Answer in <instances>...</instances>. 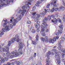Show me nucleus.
<instances>
[{"label": "nucleus", "instance_id": "obj_38", "mask_svg": "<svg viewBox=\"0 0 65 65\" xmlns=\"http://www.w3.org/2000/svg\"><path fill=\"white\" fill-rule=\"evenodd\" d=\"M17 40V42H21V40H20V39H19V38H18V39L17 40Z\"/></svg>", "mask_w": 65, "mask_h": 65}, {"label": "nucleus", "instance_id": "obj_26", "mask_svg": "<svg viewBox=\"0 0 65 65\" xmlns=\"http://www.w3.org/2000/svg\"><path fill=\"white\" fill-rule=\"evenodd\" d=\"M35 42H34V41H32V43L34 44H35V45H36V44L37 43H36V41H36V40H35Z\"/></svg>", "mask_w": 65, "mask_h": 65}, {"label": "nucleus", "instance_id": "obj_18", "mask_svg": "<svg viewBox=\"0 0 65 65\" xmlns=\"http://www.w3.org/2000/svg\"><path fill=\"white\" fill-rule=\"evenodd\" d=\"M51 51H48V52L47 53V57H49L50 55H51Z\"/></svg>", "mask_w": 65, "mask_h": 65}, {"label": "nucleus", "instance_id": "obj_35", "mask_svg": "<svg viewBox=\"0 0 65 65\" xmlns=\"http://www.w3.org/2000/svg\"><path fill=\"white\" fill-rule=\"evenodd\" d=\"M55 15H52V16H51V18H52V19H54V18H55Z\"/></svg>", "mask_w": 65, "mask_h": 65}, {"label": "nucleus", "instance_id": "obj_43", "mask_svg": "<svg viewBox=\"0 0 65 65\" xmlns=\"http://www.w3.org/2000/svg\"><path fill=\"white\" fill-rule=\"evenodd\" d=\"M53 51H54L55 53H56V52H57V50L55 49H54L52 50Z\"/></svg>", "mask_w": 65, "mask_h": 65}, {"label": "nucleus", "instance_id": "obj_15", "mask_svg": "<svg viewBox=\"0 0 65 65\" xmlns=\"http://www.w3.org/2000/svg\"><path fill=\"white\" fill-rule=\"evenodd\" d=\"M19 12L20 13H21L22 15H24V13L25 12L24 11H23V10H19Z\"/></svg>", "mask_w": 65, "mask_h": 65}, {"label": "nucleus", "instance_id": "obj_44", "mask_svg": "<svg viewBox=\"0 0 65 65\" xmlns=\"http://www.w3.org/2000/svg\"><path fill=\"white\" fill-rule=\"evenodd\" d=\"M51 16H48V19H49V20H51Z\"/></svg>", "mask_w": 65, "mask_h": 65}, {"label": "nucleus", "instance_id": "obj_2", "mask_svg": "<svg viewBox=\"0 0 65 65\" xmlns=\"http://www.w3.org/2000/svg\"><path fill=\"white\" fill-rule=\"evenodd\" d=\"M21 18L22 16L21 15H20L18 16V18H17L16 19H14L13 20L14 22L12 23L13 24H10L9 25V28L10 29H11L12 28H13V26H15V25H16V23H17V22H19V21H21Z\"/></svg>", "mask_w": 65, "mask_h": 65}, {"label": "nucleus", "instance_id": "obj_20", "mask_svg": "<svg viewBox=\"0 0 65 65\" xmlns=\"http://www.w3.org/2000/svg\"><path fill=\"white\" fill-rule=\"evenodd\" d=\"M45 13H46V12H43L42 13H41L40 14V16H41V17H42V15H45Z\"/></svg>", "mask_w": 65, "mask_h": 65}, {"label": "nucleus", "instance_id": "obj_64", "mask_svg": "<svg viewBox=\"0 0 65 65\" xmlns=\"http://www.w3.org/2000/svg\"><path fill=\"white\" fill-rule=\"evenodd\" d=\"M44 10H45V11H44L43 12H46V13H45V14H46V9H44Z\"/></svg>", "mask_w": 65, "mask_h": 65}, {"label": "nucleus", "instance_id": "obj_33", "mask_svg": "<svg viewBox=\"0 0 65 65\" xmlns=\"http://www.w3.org/2000/svg\"><path fill=\"white\" fill-rule=\"evenodd\" d=\"M59 54V53L58 52H56L55 53V57H57V56L59 54Z\"/></svg>", "mask_w": 65, "mask_h": 65}, {"label": "nucleus", "instance_id": "obj_52", "mask_svg": "<svg viewBox=\"0 0 65 65\" xmlns=\"http://www.w3.org/2000/svg\"><path fill=\"white\" fill-rule=\"evenodd\" d=\"M47 63H46L47 64H50V61H49L48 60V62H46Z\"/></svg>", "mask_w": 65, "mask_h": 65}, {"label": "nucleus", "instance_id": "obj_62", "mask_svg": "<svg viewBox=\"0 0 65 65\" xmlns=\"http://www.w3.org/2000/svg\"><path fill=\"white\" fill-rule=\"evenodd\" d=\"M11 65V63H10V62H8L7 63V65Z\"/></svg>", "mask_w": 65, "mask_h": 65}, {"label": "nucleus", "instance_id": "obj_7", "mask_svg": "<svg viewBox=\"0 0 65 65\" xmlns=\"http://www.w3.org/2000/svg\"><path fill=\"white\" fill-rule=\"evenodd\" d=\"M56 41V39L55 37H54L53 39H50L49 40L47 39H45V42H49L50 43H54L55 41Z\"/></svg>", "mask_w": 65, "mask_h": 65}, {"label": "nucleus", "instance_id": "obj_23", "mask_svg": "<svg viewBox=\"0 0 65 65\" xmlns=\"http://www.w3.org/2000/svg\"><path fill=\"white\" fill-rule=\"evenodd\" d=\"M36 41H37L39 38V36H38V33H37L36 34Z\"/></svg>", "mask_w": 65, "mask_h": 65}, {"label": "nucleus", "instance_id": "obj_6", "mask_svg": "<svg viewBox=\"0 0 65 65\" xmlns=\"http://www.w3.org/2000/svg\"><path fill=\"white\" fill-rule=\"evenodd\" d=\"M57 2L56 1H55L54 2V3H51L49 4L48 5H47L46 7L47 8H50V7L51 6H54V7H55V8H57L58 7V6L59 5V4L58 3H56Z\"/></svg>", "mask_w": 65, "mask_h": 65}, {"label": "nucleus", "instance_id": "obj_1", "mask_svg": "<svg viewBox=\"0 0 65 65\" xmlns=\"http://www.w3.org/2000/svg\"><path fill=\"white\" fill-rule=\"evenodd\" d=\"M17 40V39L13 38L11 39L10 41H8V46H6V47H4L3 48V47H2L0 45V54H3V57H5L6 56V54L5 53H4V52H8L9 51V48L8 47V46H10L11 44L14 43V41H15Z\"/></svg>", "mask_w": 65, "mask_h": 65}, {"label": "nucleus", "instance_id": "obj_13", "mask_svg": "<svg viewBox=\"0 0 65 65\" xmlns=\"http://www.w3.org/2000/svg\"><path fill=\"white\" fill-rule=\"evenodd\" d=\"M35 26L37 29H40V24H35Z\"/></svg>", "mask_w": 65, "mask_h": 65}, {"label": "nucleus", "instance_id": "obj_59", "mask_svg": "<svg viewBox=\"0 0 65 65\" xmlns=\"http://www.w3.org/2000/svg\"><path fill=\"white\" fill-rule=\"evenodd\" d=\"M36 53H35L34 54V57H36Z\"/></svg>", "mask_w": 65, "mask_h": 65}, {"label": "nucleus", "instance_id": "obj_42", "mask_svg": "<svg viewBox=\"0 0 65 65\" xmlns=\"http://www.w3.org/2000/svg\"><path fill=\"white\" fill-rule=\"evenodd\" d=\"M54 8L55 9V11H57V10H58V9H59L57 8H57L54 7Z\"/></svg>", "mask_w": 65, "mask_h": 65}, {"label": "nucleus", "instance_id": "obj_54", "mask_svg": "<svg viewBox=\"0 0 65 65\" xmlns=\"http://www.w3.org/2000/svg\"><path fill=\"white\" fill-rule=\"evenodd\" d=\"M36 12L33 13L32 14V15H35L36 14Z\"/></svg>", "mask_w": 65, "mask_h": 65}, {"label": "nucleus", "instance_id": "obj_17", "mask_svg": "<svg viewBox=\"0 0 65 65\" xmlns=\"http://www.w3.org/2000/svg\"><path fill=\"white\" fill-rule=\"evenodd\" d=\"M5 28L6 31H9L10 30V29L9 26H5Z\"/></svg>", "mask_w": 65, "mask_h": 65}, {"label": "nucleus", "instance_id": "obj_56", "mask_svg": "<svg viewBox=\"0 0 65 65\" xmlns=\"http://www.w3.org/2000/svg\"><path fill=\"white\" fill-rule=\"evenodd\" d=\"M11 65H14V62H11Z\"/></svg>", "mask_w": 65, "mask_h": 65}, {"label": "nucleus", "instance_id": "obj_24", "mask_svg": "<svg viewBox=\"0 0 65 65\" xmlns=\"http://www.w3.org/2000/svg\"><path fill=\"white\" fill-rule=\"evenodd\" d=\"M62 53H62L61 54V55L62 56V57H64V56H65V51H62Z\"/></svg>", "mask_w": 65, "mask_h": 65}, {"label": "nucleus", "instance_id": "obj_11", "mask_svg": "<svg viewBox=\"0 0 65 65\" xmlns=\"http://www.w3.org/2000/svg\"><path fill=\"white\" fill-rule=\"evenodd\" d=\"M0 59H1L2 61H7L8 60V57H5L4 58L3 57H0Z\"/></svg>", "mask_w": 65, "mask_h": 65}, {"label": "nucleus", "instance_id": "obj_47", "mask_svg": "<svg viewBox=\"0 0 65 65\" xmlns=\"http://www.w3.org/2000/svg\"><path fill=\"white\" fill-rule=\"evenodd\" d=\"M42 41H44V40H45V39H44V38H42L41 39Z\"/></svg>", "mask_w": 65, "mask_h": 65}, {"label": "nucleus", "instance_id": "obj_41", "mask_svg": "<svg viewBox=\"0 0 65 65\" xmlns=\"http://www.w3.org/2000/svg\"><path fill=\"white\" fill-rule=\"evenodd\" d=\"M55 10V9L54 8H53V9L51 10V11L52 12H53Z\"/></svg>", "mask_w": 65, "mask_h": 65}, {"label": "nucleus", "instance_id": "obj_4", "mask_svg": "<svg viewBox=\"0 0 65 65\" xmlns=\"http://www.w3.org/2000/svg\"><path fill=\"white\" fill-rule=\"evenodd\" d=\"M6 0H0V3H2L1 5L2 6H4V5H7L8 4H9V3H10L11 1H12V2H13V0H7L6 2L7 3V4L5 3H3L4 1H5Z\"/></svg>", "mask_w": 65, "mask_h": 65}, {"label": "nucleus", "instance_id": "obj_22", "mask_svg": "<svg viewBox=\"0 0 65 65\" xmlns=\"http://www.w3.org/2000/svg\"><path fill=\"white\" fill-rule=\"evenodd\" d=\"M43 23H42L43 25L45 27H46L47 26V24L46 23V22H43Z\"/></svg>", "mask_w": 65, "mask_h": 65}, {"label": "nucleus", "instance_id": "obj_31", "mask_svg": "<svg viewBox=\"0 0 65 65\" xmlns=\"http://www.w3.org/2000/svg\"><path fill=\"white\" fill-rule=\"evenodd\" d=\"M36 18H40V15H39V14H37L36 15Z\"/></svg>", "mask_w": 65, "mask_h": 65}, {"label": "nucleus", "instance_id": "obj_40", "mask_svg": "<svg viewBox=\"0 0 65 65\" xmlns=\"http://www.w3.org/2000/svg\"><path fill=\"white\" fill-rule=\"evenodd\" d=\"M45 31V29L44 28H41V31L42 32H43Z\"/></svg>", "mask_w": 65, "mask_h": 65}, {"label": "nucleus", "instance_id": "obj_45", "mask_svg": "<svg viewBox=\"0 0 65 65\" xmlns=\"http://www.w3.org/2000/svg\"><path fill=\"white\" fill-rule=\"evenodd\" d=\"M36 31H37V32H39L40 31V30H39V29H36Z\"/></svg>", "mask_w": 65, "mask_h": 65}, {"label": "nucleus", "instance_id": "obj_3", "mask_svg": "<svg viewBox=\"0 0 65 65\" xmlns=\"http://www.w3.org/2000/svg\"><path fill=\"white\" fill-rule=\"evenodd\" d=\"M11 53L13 55H11V54H10V53L9 52L7 53L6 54L7 57H9L10 55V57H17L19 56V53H15L14 51H13Z\"/></svg>", "mask_w": 65, "mask_h": 65}, {"label": "nucleus", "instance_id": "obj_29", "mask_svg": "<svg viewBox=\"0 0 65 65\" xmlns=\"http://www.w3.org/2000/svg\"><path fill=\"white\" fill-rule=\"evenodd\" d=\"M31 32L32 33H35L36 32V30H35V29H33L32 30H31Z\"/></svg>", "mask_w": 65, "mask_h": 65}, {"label": "nucleus", "instance_id": "obj_51", "mask_svg": "<svg viewBox=\"0 0 65 65\" xmlns=\"http://www.w3.org/2000/svg\"><path fill=\"white\" fill-rule=\"evenodd\" d=\"M27 23L28 24H30L31 23V21H27Z\"/></svg>", "mask_w": 65, "mask_h": 65}, {"label": "nucleus", "instance_id": "obj_48", "mask_svg": "<svg viewBox=\"0 0 65 65\" xmlns=\"http://www.w3.org/2000/svg\"><path fill=\"white\" fill-rule=\"evenodd\" d=\"M34 29L33 27H31L30 28V30L31 31V30H33L34 29Z\"/></svg>", "mask_w": 65, "mask_h": 65}, {"label": "nucleus", "instance_id": "obj_57", "mask_svg": "<svg viewBox=\"0 0 65 65\" xmlns=\"http://www.w3.org/2000/svg\"><path fill=\"white\" fill-rule=\"evenodd\" d=\"M41 29H42V28H44V26H43V25H41Z\"/></svg>", "mask_w": 65, "mask_h": 65}, {"label": "nucleus", "instance_id": "obj_12", "mask_svg": "<svg viewBox=\"0 0 65 65\" xmlns=\"http://www.w3.org/2000/svg\"><path fill=\"white\" fill-rule=\"evenodd\" d=\"M53 20H53H52L51 22L53 23H54L55 24H56L57 23V22H58L57 19L56 18H55L53 19Z\"/></svg>", "mask_w": 65, "mask_h": 65}, {"label": "nucleus", "instance_id": "obj_37", "mask_svg": "<svg viewBox=\"0 0 65 65\" xmlns=\"http://www.w3.org/2000/svg\"><path fill=\"white\" fill-rule=\"evenodd\" d=\"M32 9L33 10H35L36 9V7L35 6H34Z\"/></svg>", "mask_w": 65, "mask_h": 65}, {"label": "nucleus", "instance_id": "obj_16", "mask_svg": "<svg viewBox=\"0 0 65 65\" xmlns=\"http://www.w3.org/2000/svg\"><path fill=\"white\" fill-rule=\"evenodd\" d=\"M5 23H4V24L2 26H3V27H5V26L7 24V20H4Z\"/></svg>", "mask_w": 65, "mask_h": 65}, {"label": "nucleus", "instance_id": "obj_9", "mask_svg": "<svg viewBox=\"0 0 65 65\" xmlns=\"http://www.w3.org/2000/svg\"><path fill=\"white\" fill-rule=\"evenodd\" d=\"M29 7V6L28 5V4H27L26 5H25L24 6L22 7V8L23 9V11H24L25 12H27L26 9H28V8Z\"/></svg>", "mask_w": 65, "mask_h": 65}, {"label": "nucleus", "instance_id": "obj_10", "mask_svg": "<svg viewBox=\"0 0 65 65\" xmlns=\"http://www.w3.org/2000/svg\"><path fill=\"white\" fill-rule=\"evenodd\" d=\"M6 30L5 29V28H3L2 29V30H1V34H0V36L1 37H2V35H3L4 34V32H5Z\"/></svg>", "mask_w": 65, "mask_h": 65}, {"label": "nucleus", "instance_id": "obj_27", "mask_svg": "<svg viewBox=\"0 0 65 65\" xmlns=\"http://www.w3.org/2000/svg\"><path fill=\"white\" fill-rule=\"evenodd\" d=\"M49 60H50V57H47L46 59V62H48Z\"/></svg>", "mask_w": 65, "mask_h": 65}, {"label": "nucleus", "instance_id": "obj_30", "mask_svg": "<svg viewBox=\"0 0 65 65\" xmlns=\"http://www.w3.org/2000/svg\"><path fill=\"white\" fill-rule=\"evenodd\" d=\"M61 41H59V43L58 44V46H61Z\"/></svg>", "mask_w": 65, "mask_h": 65}, {"label": "nucleus", "instance_id": "obj_49", "mask_svg": "<svg viewBox=\"0 0 65 65\" xmlns=\"http://www.w3.org/2000/svg\"><path fill=\"white\" fill-rule=\"evenodd\" d=\"M57 48H58L59 50H61V47L60 46H58L57 47Z\"/></svg>", "mask_w": 65, "mask_h": 65}, {"label": "nucleus", "instance_id": "obj_5", "mask_svg": "<svg viewBox=\"0 0 65 65\" xmlns=\"http://www.w3.org/2000/svg\"><path fill=\"white\" fill-rule=\"evenodd\" d=\"M18 44L19 45H20L19 47L20 48L18 50V52H18L19 54L20 55L21 54L22 55V54H23V52L22 51V49L23 48V45H24V44H23V43L21 42L19 43Z\"/></svg>", "mask_w": 65, "mask_h": 65}, {"label": "nucleus", "instance_id": "obj_32", "mask_svg": "<svg viewBox=\"0 0 65 65\" xmlns=\"http://www.w3.org/2000/svg\"><path fill=\"white\" fill-rule=\"evenodd\" d=\"M58 20H57V21H59V23H61L62 22V20H61L60 19V18H58Z\"/></svg>", "mask_w": 65, "mask_h": 65}, {"label": "nucleus", "instance_id": "obj_61", "mask_svg": "<svg viewBox=\"0 0 65 65\" xmlns=\"http://www.w3.org/2000/svg\"><path fill=\"white\" fill-rule=\"evenodd\" d=\"M29 37L30 40H32V38L31 37H30V36H29Z\"/></svg>", "mask_w": 65, "mask_h": 65}, {"label": "nucleus", "instance_id": "obj_58", "mask_svg": "<svg viewBox=\"0 0 65 65\" xmlns=\"http://www.w3.org/2000/svg\"><path fill=\"white\" fill-rule=\"evenodd\" d=\"M37 24H40V22L39 21H38L37 22Z\"/></svg>", "mask_w": 65, "mask_h": 65}, {"label": "nucleus", "instance_id": "obj_53", "mask_svg": "<svg viewBox=\"0 0 65 65\" xmlns=\"http://www.w3.org/2000/svg\"><path fill=\"white\" fill-rule=\"evenodd\" d=\"M57 63L58 64H60V60H57Z\"/></svg>", "mask_w": 65, "mask_h": 65}, {"label": "nucleus", "instance_id": "obj_60", "mask_svg": "<svg viewBox=\"0 0 65 65\" xmlns=\"http://www.w3.org/2000/svg\"><path fill=\"white\" fill-rule=\"evenodd\" d=\"M61 57V55L60 54H58L56 57Z\"/></svg>", "mask_w": 65, "mask_h": 65}, {"label": "nucleus", "instance_id": "obj_28", "mask_svg": "<svg viewBox=\"0 0 65 65\" xmlns=\"http://www.w3.org/2000/svg\"><path fill=\"white\" fill-rule=\"evenodd\" d=\"M64 9V7H61L59 8V9H60V10H63Z\"/></svg>", "mask_w": 65, "mask_h": 65}, {"label": "nucleus", "instance_id": "obj_34", "mask_svg": "<svg viewBox=\"0 0 65 65\" xmlns=\"http://www.w3.org/2000/svg\"><path fill=\"white\" fill-rule=\"evenodd\" d=\"M41 35L43 36H44L45 35V34L44 32H42L41 34Z\"/></svg>", "mask_w": 65, "mask_h": 65}, {"label": "nucleus", "instance_id": "obj_46", "mask_svg": "<svg viewBox=\"0 0 65 65\" xmlns=\"http://www.w3.org/2000/svg\"><path fill=\"white\" fill-rule=\"evenodd\" d=\"M59 33L58 32H57L56 33V35L58 36H59Z\"/></svg>", "mask_w": 65, "mask_h": 65}, {"label": "nucleus", "instance_id": "obj_14", "mask_svg": "<svg viewBox=\"0 0 65 65\" xmlns=\"http://www.w3.org/2000/svg\"><path fill=\"white\" fill-rule=\"evenodd\" d=\"M40 3H41V2L40 1H39L37 3L35 4V5L37 7H38V6H39V5H40L39 4Z\"/></svg>", "mask_w": 65, "mask_h": 65}, {"label": "nucleus", "instance_id": "obj_39", "mask_svg": "<svg viewBox=\"0 0 65 65\" xmlns=\"http://www.w3.org/2000/svg\"><path fill=\"white\" fill-rule=\"evenodd\" d=\"M15 38H18L19 37V36L18 35H15Z\"/></svg>", "mask_w": 65, "mask_h": 65}, {"label": "nucleus", "instance_id": "obj_19", "mask_svg": "<svg viewBox=\"0 0 65 65\" xmlns=\"http://www.w3.org/2000/svg\"><path fill=\"white\" fill-rule=\"evenodd\" d=\"M25 5H27L28 4V5L29 6V5H31V3L29 2H25Z\"/></svg>", "mask_w": 65, "mask_h": 65}, {"label": "nucleus", "instance_id": "obj_50", "mask_svg": "<svg viewBox=\"0 0 65 65\" xmlns=\"http://www.w3.org/2000/svg\"><path fill=\"white\" fill-rule=\"evenodd\" d=\"M61 39L62 40H65V38L64 37H62L61 38Z\"/></svg>", "mask_w": 65, "mask_h": 65}, {"label": "nucleus", "instance_id": "obj_8", "mask_svg": "<svg viewBox=\"0 0 65 65\" xmlns=\"http://www.w3.org/2000/svg\"><path fill=\"white\" fill-rule=\"evenodd\" d=\"M59 27L60 28V30H59L58 31V32H59V33L60 34H62L63 33V31L62 30H63V24L61 23H60L59 25Z\"/></svg>", "mask_w": 65, "mask_h": 65}, {"label": "nucleus", "instance_id": "obj_21", "mask_svg": "<svg viewBox=\"0 0 65 65\" xmlns=\"http://www.w3.org/2000/svg\"><path fill=\"white\" fill-rule=\"evenodd\" d=\"M47 20H48L47 18V17H45L44 19H43L42 21V22H46V21H47Z\"/></svg>", "mask_w": 65, "mask_h": 65}, {"label": "nucleus", "instance_id": "obj_63", "mask_svg": "<svg viewBox=\"0 0 65 65\" xmlns=\"http://www.w3.org/2000/svg\"><path fill=\"white\" fill-rule=\"evenodd\" d=\"M65 17H63V18H62V20L63 21H65Z\"/></svg>", "mask_w": 65, "mask_h": 65}, {"label": "nucleus", "instance_id": "obj_25", "mask_svg": "<svg viewBox=\"0 0 65 65\" xmlns=\"http://www.w3.org/2000/svg\"><path fill=\"white\" fill-rule=\"evenodd\" d=\"M34 20L35 22H37L38 21V19L35 18H34Z\"/></svg>", "mask_w": 65, "mask_h": 65}, {"label": "nucleus", "instance_id": "obj_55", "mask_svg": "<svg viewBox=\"0 0 65 65\" xmlns=\"http://www.w3.org/2000/svg\"><path fill=\"white\" fill-rule=\"evenodd\" d=\"M28 1L29 2H30V3H31V2H32L33 1V0H28Z\"/></svg>", "mask_w": 65, "mask_h": 65}, {"label": "nucleus", "instance_id": "obj_36", "mask_svg": "<svg viewBox=\"0 0 65 65\" xmlns=\"http://www.w3.org/2000/svg\"><path fill=\"white\" fill-rule=\"evenodd\" d=\"M56 58H57V61H59L60 59V57H56Z\"/></svg>", "mask_w": 65, "mask_h": 65}]
</instances>
